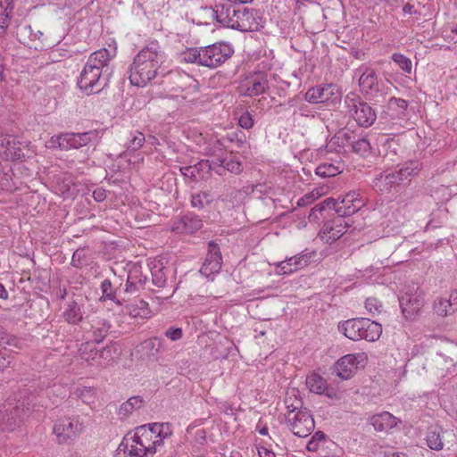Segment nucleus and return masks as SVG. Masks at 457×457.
<instances>
[{
    "label": "nucleus",
    "mask_w": 457,
    "mask_h": 457,
    "mask_svg": "<svg viewBox=\"0 0 457 457\" xmlns=\"http://www.w3.org/2000/svg\"><path fill=\"white\" fill-rule=\"evenodd\" d=\"M172 433V425L169 422L145 424L137 427L133 433H128L118 450L131 457L153 456Z\"/></svg>",
    "instance_id": "nucleus-1"
},
{
    "label": "nucleus",
    "mask_w": 457,
    "mask_h": 457,
    "mask_svg": "<svg viewBox=\"0 0 457 457\" xmlns=\"http://www.w3.org/2000/svg\"><path fill=\"white\" fill-rule=\"evenodd\" d=\"M167 54L157 41H152L143 47L134 57L129 68L130 83L145 87L154 79L162 74Z\"/></svg>",
    "instance_id": "nucleus-2"
},
{
    "label": "nucleus",
    "mask_w": 457,
    "mask_h": 457,
    "mask_svg": "<svg viewBox=\"0 0 457 457\" xmlns=\"http://www.w3.org/2000/svg\"><path fill=\"white\" fill-rule=\"evenodd\" d=\"M110 61L111 54L106 48L92 53L78 78L79 87L87 95L96 94L104 89L112 73Z\"/></svg>",
    "instance_id": "nucleus-3"
},
{
    "label": "nucleus",
    "mask_w": 457,
    "mask_h": 457,
    "mask_svg": "<svg viewBox=\"0 0 457 457\" xmlns=\"http://www.w3.org/2000/svg\"><path fill=\"white\" fill-rule=\"evenodd\" d=\"M338 330L353 341L365 339L369 342H374L382 334L381 325L367 318L350 319L340 322Z\"/></svg>",
    "instance_id": "nucleus-4"
},
{
    "label": "nucleus",
    "mask_w": 457,
    "mask_h": 457,
    "mask_svg": "<svg viewBox=\"0 0 457 457\" xmlns=\"http://www.w3.org/2000/svg\"><path fill=\"white\" fill-rule=\"evenodd\" d=\"M360 75L359 86L361 91L376 103H382L387 95L388 87L385 81L378 78L373 68L361 65L356 70Z\"/></svg>",
    "instance_id": "nucleus-5"
},
{
    "label": "nucleus",
    "mask_w": 457,
    "mask_h": 457,
    "mask_svg": "<svg viewBox=\"0 0 457 457\" xmlns=\"http://www.w3.org/2000/svg\"><path fill=\"white\" fill-rule=\"evenodd\" d=\"M345 104L349 114L354 119L359 126L369 128L377 119L376 112L366 102L362 101L353 93L345 96Z\"/></svg>",
    "instance_id": "nucleus-6"
},
{
    "label": "nucleus",
    "mask_w": 457,
    "mask_h": 457,
    "mask_svg": "<svg viewBox=\"0 0 457 457\" xmlns=\"http://www.w3.org/2000/svg\"><path fill=\"white\" fill-rule=\"evenodd\" d=\"M99 139L96 130H89L82 133L66 132L53 137L51 142L61 150L79 149L91 143H96Z\"/></svg>",
    "instance_id": "nucleus-7"
},
{
    "label": "nucleus",
    "mask_w": 457,
    "mask_h": 457,
    "mask_svg": "<svg viewBox=\"0 0 457 457\" xmlns=\"http://www.w3.org/2000/svg\"><path fill=\"white\" fill-rule=\"evenodd\" d=\"M233 53L232 46L226 43H215L201 47V66L217 68L229 59Z\"/></svg>",
    "instance_id": "nucleus-8"
},
{
    "label": "nucleus",
    "mask_w": 457,
    "mask_h": 457,
    "mask_svg": "<svg viewBox=\"0 0 457 457\" xmlns=\"http://www.w3.org/2000/svg\"><path fill=\"white\" fill-rule=\"evenodd\" d=\"M290 430L295 436L306 437L315 428L314 420L306 408L295 407L287 415Z\"/></svg>",
    "instance_id": "nucleus-9"
},
{
    "label": "nucleus",
    "mask_w": 457,
    "mask_h": 457,
    "mask_svg": "<svg viewBox=\"0 0 457 457\" xmlns=\"http://www.w3.org/2000/svg\"><path fill=\"white\" fill-rule=\"evenodd\" d=\"M264 21L261 13L252 8L238 6L235 14V19L231 23V29L242 32L257 31L262 28Z\"/></svg>",
    "instance_id": "nucleus-10"
},
{
    "label": "nucleus",
    "mask_w": 457,
    "mask_h": 457,
    "mask_svg": "<svg viewBox=\"0 0 457 457\" xmlns=\"http://www.w3.org/2000/svg\"><path fill=\"white\" fill-rule=\"evenodd\" d=\"M304 99L311 104H337L341 100V91L333 83L319 85L307 90Z\"/></svg>",
    "instance_id": "nucleus-11"
},
{
    "label": "nucleus",
    "mask_w": 457,
    "mask_h": 457,
    "mask_svg": "<svg viewBox=\"0 0 457 457\" xmlns=\"http://www.w3.org/2000/svg\"><path fill=\"white\" fill-rule=\"evenodd\" d=\"M82 429V423L77 418L65 417L55 421L53 432L59 444H66L73 441Z\"/></svg>",
    "instance_id": "nucleus-12"
},
{
    "label": "nucleus",
    "mask_w": 457,
    "mask_h": 457,
    "mask_svg": "<svg viewBox=\"0 0 457 457\" xmlns=\"http://www.w3.org/2000/svg\"><path fill=\"white\" fill-rule=\"evenodd\" d=\"M399 303L405 318L414 319L424 303L423 293L418 287H409L399 297Z\"/></svg>",
    "instance_id": "nucleus-13"
},
{
    "label": "nucleus",
    "mask_w": 457,
    "mask_h": 457,
    "mask_svg": "<svg viewBox=\"0 0 457 457\" xmlns=\"http://www.w3.org/2000/svg\"><path fill=\"white\" fill-rule=\"evenodd\" d=\"M367 360L365 353L346 354L341 357L334 365V373L342 379L350 378L360 364Z\"/></svg>",
    "instance_id": "nucleus-14"
},
{
    "label": "nucleus",
    "mask_w": 457,
    "mask_h": 457,
    "mask_svg": "<svg viewBox=\"0 0 457 457\" xmlns=\"http://www.w3.org/2000/svg\"><path fill=\"white\" fill-rule=\"evenodd\" d=\"M269 89L267 75L256 72L245 78L239 86V92L245 96H257Z\"/></svg>",
    "instance_id": "nucleus-15"
},
{
    "label": "nucleus",
    "mask_w": 457,
    "mask_h": 457,
    "mask_svg": "<svg viewBox=\"0 0 457 457\" xmlns=\"http://www.w3.org/2000/svg\"><path fill=\"white\" fill-rule=\"evenodd\" d=\"M345 216L337 215L326 221L320 229V235L327 243H333L339 239L350 227Z\"/></svg>",
    "instance_id": "nucleus-16"
},
{
    "label": "nucleus",
    "mask_w": 457,
    "mask_h": 457,
    "mask_svg": "<svg viewBox=\"0 0 457 457\" xmlns=\"http://www.w3.org/2000/svg\"><path fill=\"white\" fill-rule=\"evenodd\" d=\"M221 268V253L218 244L213 241L208 244V253L203 263L200 273L209 278L212 275L218 273Z\"/></svg>",
    "instance_id": "nucleus-17"
},
{
    "label": "nucleus",
    "mask_w": 457,
    "mask_h": 457,
    "mask_svg": "<svg viewBox=\"0 0 457 457\" xmlns=\"http://www.w3.org/2000/svg\"><path fill=\"white\" fill-rule=\"evenodd\" d=\"M203 227V220L194 212H187L174 220L171 230L178 234H193Z\"/></svg>",
    "instance_id": "nucleus-18"
},
{
    "label": "nucleus",
    "mask_w": 457,
    "mask_h": 457,
    "mask_svg": "<svg viewBox=\"0 0 457 457\" xmlns=\"http://www.w3.org/2000/svg\"><path fill=\"white\" fill-rule=\"evenodd\" d=\"M335 204L336 214L348 217L361 210L364 202L359 197L358 193L353 191L347 193L340 202L335 200Z\"/></svg>",
    "instance_id": "nucleus-19"
},
{
    "label": "nucleus",
    "mask_w": 457,
    "mask_h": 457,
    "mask_svg": "<svg viewBox=\"0 0 457 457\" xmlns=\"http://www.w3.org/2000/svg\"><path fill=\"white\" fill-rule=\"evenodd\" d=\"M397 176L393 170H387L376 175L372 180L374 190L381 195L390 193L400 185Z\"/></svg>",
    "instance_id": "nucleus-20"
},
{
    "label": "nucleus",
    "mask_w": 457,
    "mask_h": 457,
    "mask_svg": "<svg viewBox=\"0 0 457 457\" xmlns=\"http://www.w3.org/2000/svg\"><path fill=\"white\" fill-rule=\"evenodd\" d=\"M238 6L232 5L220 0L213 7H210L212 14L217 22L224 27L231 29V23L235 19V14Z\"/></svg>",
    "instance_id": "nucleus-21"
},
{
    "label": "nucleus",
    "mask_w": 457,
    "mask_h": 457,
    "mask_svg": "<svg viewBox=\"0 0 457 457\" xmlns=\"http://www.w3.org/2000/svg\"><path fill=\"white\" fill-rule=\"evenodd\" d=\"M343 143L361 156H368L371 154L370 142L366 137L346 132L344 134Z\"/></svg>",
    "instance_id": "nucleus-22"
},
{
    "label": "nucleus",
    "mask_w": 457,
    "mask_h": 457,
    "mask_svg": "<svg viewBox=\"0 0 457 457\" xmlns=\"http://www.w3.org/2000/svg\"><path fill=\"white\" fill-rule=\"evenodd\" d=\"M306 386L312 393L325 395L329 398H337V391L328 386L325 378L317 373H312L306 378Z\"/></svg>",
    "instance_id": "nucleus-23"
},
{
    "label": "nucleus",
    "mask_w": 457,
    "mask_h": 457,
    "mask_svg": "<svg viewBox=\"0 0 457 457\" xmlns=\"http://www.w3.org/2000/svg\"><path fill=\"white\" fill-rule=\"evenodd\" d=\"M421 170V163L417 160L406 162L397 165L393 170L397 176L398 181L402 183L404 180H410L412 177L419 174Z\"/></svg>",
    "instance_id": "nucleus-24"
},
{
    "label": "nucleus",
    "mask_w": 457,
    "mask_h": 457,
    "mask_svg": "<svg viewBox=\"0 0 457 457\" xmlns=\"http://www.w3.org/2000/svg\"><path fill=\"white\" fill-rule=\"evenodd\" d=\"M152 273V281L157 287H165L168 281V274L171 272V269L164 267L162 261H153L150 264Z\"/></svg>",
    "instance_id": "nucleus-25"
},
{
    "label": "nucleus",
    "mask_w": 457,
    "mask_h": 457,
    "mask_svg": "<svg viewBox=\"0 0 457 457\" xmlns=\"http://www.w3.org/2000/svg\"><path fill=\"white\" fill-rule=\"evenodd\" d=\"M397 419L388 411L375 414L370 418V424L375 430L387 431L397 425Z\"/></svg>",
    "instance_id": "nucleus-26"
},
{
    "label": "nucleus",
    "mask_w": 457,
    "mask_h": 457,
    "mask_svg": "<svg viewBox=\"0 0 457 457\" xmlns=\"http://www.w3.org/2000/svg\"><path fill=\"white\" fill-rule=\"evenodd\" d=\"M227 145L224 144V140L221 138L210 139L206 143L204 151L206 155L212 157L210 167L212 169V162H218V159H222L226 154Z\"/></svg>",
    "instance_id": "nucleus-27"
},
{
    "label": "nucleus",
    "mask_w": 457,
    "mask_h": 457,
    "mask_svg": "<svg viewBox=\"0 0 457 457\" xmlns=\"http://www.w3.org/2000/svg\"><path fill=\"white\" fill-rule=\"evenodd\" d=\"M119 355L120 353L115 344H110L102 350L94 352V358L99 361L98 366L104 368L112 365Z\"/></svg>",
    "instance_id": "nucleus-28"
},
{
    "label": "nucleus",
    "mask_w": 457,
    "mask_h": 457,
    "mask_svg": "<svg viewBox=\"0 0 457 457\" xmlns=\"http://www.w3.org/2000/svg\"><path fill=\"white\" fill-rule=\"evenodd\" d=\"M344 170V162L341 159L332 160L320 163L315 170L316 175L321 178H330L342 173Z\"/></svg>",
    "instance_id": "nucleus-29"
},
{
    "label": "nucleus",
    "mask_w": 457,
    "mask_h": 457,
    "mask_svg": "<svg viewBox=\"0 0 457 457\" xmlns=\"http://www.w3.org/2000/svg\"><path fill=\"white\" fill-rule=\"evenodd\" d=\"M212 165L213 170L219 168L234 174H239L243 170L241 162L231 154H226L222 159H218V162H212Z\"/></svg>",
    "instance_id": "nucleus-30"
},
{
    "label": "nucleus",
    "mask_w": 457,
    "mask_h": 457,
    "mask_svg": "<svg viewBox=\"0 0 457 457\" xmlns=\"http://www.w3.org/2000/svg\"><path fill=\"white\" fill-rule=\"evenodd\" d=\"M111 328L110 322L105 319H95L91 323V332L95 343H101L108 335Z\"/></svg>",
    "instance_id": "nucleus-31"
},
{
    "label": "nucleus",
    "mask_w": 457,
    "mask_h": 457,
    "mask_svg": "<svg viewBox=\"0 0 457 457\" xmlns=\"http://www.w3.org/2000/svg\"><path fill=\"white\" fill-rule=\"evenodd\" d=\"M336 204L334 198H327L312 208L308 219L309 221H317L327 212H334L336 213Z\"/></svg>",
    "instance_id": "nucleus-32"
},
{
    "label": "nucleus",
    "mask_w": 457,
    "mask_h": 457,
    "mask_svg": "<svg viewBox=\"0 0 457 457\" xmlns=\"http://www.w3.org/2000/svg\"><path fill=\"white\" fill-rule=\"evenodd\" d=\"M443 429L440 427L437 426H431L428 428L427 436H426V441L428 446L431 450L435 451H440L444 447V443L442 440V434Z\"/></svg>",
    "instance_id": "nucleus-33"
},
{
    "label": "nucleus",
    "mask_w": 457,
    "mask_h": 457,
    "mask_svg": "<svg viewBox=\"0 0 457 457\" xmlns=\"http://www.w3.org/2000/svg\"><path fill=\"white\" fill-rule=\"evenodd\" d=\"M62 316L65 321L72 325L79 324L83 319L80 306L75 301L67 303V306L62 313Z\"/></svg>",
    "instance_id": "nucleus-34"
},
{
    "label": "nucleus",
    "mask_w": 457,
    "mask_h": 457,
    "mask_svg": "<svg viewBox=\"0 0 457 457\" xmlns=\"http://www.w3.org/2000/svg\"><path fill=\"white\" fill-rule=\"evenodd\" d=\"M408 102L402 98L390 97L387 103V110L392 118H403L406 116Z\"/></svg>",
    "instance_id": "nucleus-35"
},
{
    "label": "nucleus",
    "mask_w": 457,
    "mask_h": 457,
    "mask_svg": "<svg viewBox=\"0 0 457 457\" xmlns=\"http://www.w3.org/2000/svg\"><path fill=\"white\" fill-rule=\"evenodd\" d=\"M213 202V195L208 190H201L191 195V206L196 210H203Z\"/></svg>",
    "instance_id": "nucleus-36"
},
{
    "label": "nucleus",
    "mask_w": 457,
    "mask_h": 457,
    "mask_svg": "<svg viewBox=\"0 0 457 457\" xmlns=\"http://www.w3.org/2000/svg\"><path fill=\"white\" fill-rule=\"evenodd\" d=\"M144 400L141 396H132L128 401L123 403L119 409V415L125 419L134 411L140 409L143 406Z\"/></svg>",
    "instance_id": "nucleus-37"
},
{
    "label": "nucleus",
    "mask_w": 457,
    "mask_h": 457,
    "mask_svg": "<svg viewBox=\"0 0 457 457\" xmlns=\"http://www.w3.org/2000/svg\"><path fill=\"white\" fill-rule=\"evenodd\" d=\"M17 37L20 42L25 44L26 37L31 41L38 40L43 43L44 33L40 30L34 31L30 25H24L18 29Z\"/></svg>",
    "instance_id": "nucleus-38"
},
{
    "label": "nucleus",
    "mask_w": 457,
    "mask_h": 457,
    "mask_svg": "<svg viewBox=\"0 0 457 457\" xmlns=\"http://www.w3.org/2000/svg\"><path fill=\"white\" fill-rule=\"evenodd\" d=\"M126 309L133 318H147L151 313L148 303L144 300H138L137 303L127 305Z\"/></svg>",
    "instance_id": "nucleus-39"
},
{
    "label": "nucleus",
    "mask_w": 457,
    "mask_h": 457,
    "mask_svg": "<svg viewBox=\"0 0 457 457\" xmlns=\"http://www.w3.org/2000/svg\"><path fill=\"white\" fill-rule=\"evenodd\" d=\"M316 255L314 251L304 250L299 254L288 258V262L294 261L295 270H299L306 267Z\"/></svg>",
    "instance_id": "nucleus-40"
},
{
    "label": "nucleus",
    "mask_w": 457,
    "mask_h": 457,
    "mask_svg": "<svg viewBox=\"0 0 457 457\" xmlns=\"http://www.w3.org/2000/svg\"><path fill=\"white\" fill-rule=\"evenodd\" d=\"M73 395L87 404L94 403L96 398V389L92 386H77Z\"/></svg>",
    "instance_id": "nucleus-41"
},
{
    "label": "nucleus",
    "mask_w": 457,
    "mask_h": 457,
    "mask_svg": "<svg viewBox=\"0 0 457 457\" xmlns=\"http://www.w3.org/2000/svg\"><path fill=\"white\" fill-rule=\"evenodd\" d=\"M201 47H190L181 53L180 59L181 62L186 63L197 64L201 66Z\"/></svg>",
    "instance_id": "nucleus-42"
},
{
    "label": "nucleus",
    "mask_w": 457,
    "mask_h": 457,
    "mask_svg": "<svg viewBox=\"0 0 457 457\" xmlns=\"http://www.w3.org/2000/svg\"><path fill=\"white\" fill-rule=\"evenodd\" d=\"M221 139L224 140L225 145L228 142L234 143L238 148H242L246 144V136L240 129L228 132Z\"/></svg>",
    "instance_id": "nucleus-43"
},
{
    "label": "nucleus",
    "mask_w": 457,
    "mask_h": 457,
    "mask_svg": "<svg viewBox=\"0 0 457 457\" xmlns=\"http://www.w3.org/2000/svg\"><path fill=\"white\" fill-rule=\"evenodd\" d=\"M162 345V339L160 337H152L143 343V348L148 351V356L154 359L157 358Z\"/></svg>",
    "instance_id": "nucleus-44"
},
{
    "label": "nucleus",
    "mask_w": 457,
    "mask_h": 457,
    "mask_svg": "<svg viewBox=\"0 0 457 457\" xmlns=\"http://www.w3.org/2000/svg\"><path fill=\"white\" fill-rule=\"evenodd\" d=\"M101 290L103 298L111 300L119 305L122 304L121 301L117 298L116 291L112 288V285L110 279L106 278L102 281Z\"/></svg>",
    "instance_id": "nucleus-45"
},
{
    "label": "nucleus",
    "mask_w": 457,
    "mask_h": 457,
    "mask_svg": "<svg viewBox=\"0 0 457 457\" xmlns=\"http://www.w3.org/2000/svg\"><path fill=\"white\" fill-rule=\"evenodd\" d=\"M14 352L5 345H0V371L4 370L8 367H10L13 358Z\"/></svg>",
    "instance_id": "nucleus-46"
},
{
    "label": "nucleus",
    "mask_w": 457,
    "mask_h": 457,
    "mask_svg": "<svg viewBox=\"0 0 457 457\" xmlns=\"http://www.w3.org/2000/svg\"><path fill=\"white\" fill-rule=\"evenodd\" d=\"M145 141V135L140 131H135L130 134V138L126 143L128 150L137 151L143 146L144 142Z\"/></svg>",
    "instance_id": "nucleus-47"
},
{
    "label": "nucleus",
    "mask_w": 457,
    "mask_h": 457,
    "mask_svg": "<svg viewBox=\"0 0 457 457\" xmlns=\"http://www.w3.org/2000/svg\"><path fill=\"white\" fill-rule=\"evenodd\" d=\"M14 139L6 141L5 157L12 161L21 160L24 157V153L20 147H15Z\"/></svg>",
    "instance_id": "nucleus-48"
},
{
    "label": "nucleus",
    "mask_w": 457,
    "mask_h": 457,
    "mask_svg": "<svg viewBox=\"0 0 457 457\" xmlns=\"http://www.w3.org/2000/svg\"><path fill=\"white\" fill-rule=\"evenodd\" d=\"M450 305L451 303L446 301V297H441L435 301L434 311L437 315L445 317L453 313Z\"/></svg>",
    "instance_id": "nucleus-49"
},
{
    "label": "nucleus",
    "mask_w": 457,
    "mask_h": 457,
    "mask_svg": "<svg viewBox=\"0 0 457 457\" xmlns=\"http://www.w3.org/2000/svg\"><path fill=\"white\" fill-rule=\"evenodd\" d=\"M391 59L399 66L405 73L410 74L412 69V63L410 58L402 54H393Z\"/></svg>",
    "instance_id": "nucleus-50"
},
{
    "label": "nucleus",
    "mask_w": 457,
    "mask_h": 457,
    "mask_svg": "<svg viewBox=\"0 0 457 457\" xmlns=\"http://www.w3.org/2000/svg\"><path fill=\"white\" fill-rule=\"evenodd\" d=\"M80 351V356L83 360L89 362L92 361L91 364L97 365L98 366V360L95 359L94 357V352L98 351L95 346H93L90 343H86L82 345Z\"/></svg>",
    "instance_id": "nucleus-51"
},
{
    "label": "nucleus",
    "mask_w": 457,
    "mask_h": 457,
    "mask_svg": "<svg viewBox=\"0 0 457 457\" xmlns=\"http://www.w3.org/2000/svg\"><path fill=\"white\" fill-rule=\"evenodd\" d=\"M128 277L138 283L140 287H144L147 281L146 275H144L141 270V266L134 265L132 269L129 271Z\"/></svg>",
    "instance_id": "nucleus-52"
},
{
    "label": "nucleus",
    "mask_w": 457,
    "mask_h": 457,
    "mask_svg": "<svg viewBox=\"0 0 457 457\" xmlns=\"http://www.w3.org/2000/svg\"><path fill=\"white\" fill-rule=\"evenodd\" d=\"M320 196V194L318 191H312L310 193L305 194L303 196L298 199L297 206L304 207L312 204L315 200H317Z\"/></svg>",
    "instance_id": "nucleus-53"
},
{
    "label": "nucleus",
    "mask_w": 457,
    "mask_h": 457,
    "mask_svg": "<svg viewBox=\"0 0 457 457\" xmlns=\"http://www.w3.org/2000/svg\"><path fill=\"white\" fill-rule=\"evenodd\" d=\"M297 271L295 270L294 261L288 262V258H287L285 261L279 262L277 264V272L278 274H291L293 272Z\"/></svg>",
    "instance_id": "nucleus-54"
},
{
    "label": "nucleus",
    "mask_w": 457,
    "mask_h": 457,
    "mask_svg": "<svg viewBox=\"0 0 457 457\" xmlns=\"http://www.w3.org/2000/svg\"><path fill=\"white\" fill-rule=\"evenodd\" d=\"M11 4H12L11 2L7 3L6 8H5L4 13L0 17V36L1 37L4 36L6 33L7 29L9 27L10 16L6 12V11H7L8 8L12 9V6H11Z\"/></svg>",
    "instance_id": "nucleus-55"
},
{
    "label": "nucleus",
    "mask_w": 457,
    "mask_h": 457,
    "mask_svg": "<svg viewBox=\"0 0 457 457\" xmlns=\"http://www.w3.org/2000/svg\"><path fill=\"white\" fill-rule=\"evenodd\" d=\"M366 310L372 315L379 313L382 310V304L376 298H368L365 302Z\"/></svg>",
    "instance_id": "nucleus-56"
},
{
    "label": "nucleus",
    "mask_w": 457,
    "mask_h": 457,
    "mask_svg": "<svg viewBox=\"0 0 457 457\" xmlns=\"http://www.w3.org/2000/svg\"><path fill=\"white\" fill-rule=\"evenodd\" d=\"M238 124L242 129H249L253 126L254 120L248 112H245L240 115Z\"/></svg>",
    "instance_id": "nucleus-57"
},
{
    "label": "nucleus",
    "mask_w": 457,
    "mask_h": 457,
    "mask_svg": "<svg viewBox=\"0 0 457 457\" xmlns=\"http://www.w3.org/2000/svg\"><path fill=\"white\" fill-rule=\"evenodd\" d=\"M165 336L172 341L179 340L183 336V331L180 328H169L165 331Z\"/></svg>",
    "instance_id": "nucleus-58"
},
{
    "label": "nucleus",
    "mask_w": 457,
    "mask_h": 457,
    "mask_svg": "<svg viewBox=\"0 0 457 457\" xmlns=\"http://www.w3.org/2000/svg\"><path fill=\"white\" fill-rule=\"evenodd\" d=\"M4 337H2L1 340H0V343L2 344H4V345H7L9 346H12L14 348H17V349H21L22 347V342L20 338L14 337V336H10V337H6V340L4 341Z\"/></svg>",
    "instance_id": "nucleus-59"
},
{
    "label": "nucleus",
    "mask_w": 457,
    "mask_h": 457,
    "mask_svg": "<svg viewBox=\"0 0 457 457\" xmlns=\"http://www.w3.org/2000/svg\"><path fill=\"white\" fill-rule=\"evenodd\" d=\"M84 256L83 250H76L71 258V265L81 269L83 267L82 258Z\"/></svg>",
    "instance_id": "nucleus-60"
},
{
    "label": "nucleus",
    "mask_w": 457,
    "mask_h": 457,
    "mask_svg": "<svg viewBox=\"0 0 457 457\" xmlns=\"http://www.w3.org/2000/svg\"><path fill=\"white\" fill-rule=\"evenodd\" d=\"M140 285L133 280H131L129 277L126 281L124 291L129 294H135L140 288Z\"/></svg>",
    "instance_id": "nucleus-61"
},
{
    "label": "nucleus",
    "mask_w": 457,
    "mask_h": 457,
    "mask_svg": "<svg viewBox=\"0 0 457 457\" xmlns=\"http://www.w3.org/2000/svg\"><path fill=\"white\" fill-rule=\"evenodd\" d=\"M164 77L168 82H176L177 80L185 79V76L179 71H170L164 75Z\"/></svg>",
    "instance_id": "nucleus-62"
},
{
    "label": "nucleus",
    "mask_w": 457,
    "mask_h": 457,
    "mask_svg": "<svg viewBox=\"0 0 457 457\" xmlns=\"http://www.w3.org/2000/svg\"><path fill=\"white\" fill-rule=\"evenodd\" d=\"M106 191L104 188L98 187L93 191V198L101 203L106 199Z\"/></svg>",
    "instance_id": "nucleus-63"
},
{
    "label": "nucleus",
    "mask_w": 457,
    "mask_h": 457,
    "mask_svg": "<svg viewBox=\"0 0 457 457\" xmlns=\"http://www.w3.org/2000/svg\"><path fill=\"white\" fill-rule=\"evenodd\" d=\"M446 301L451 303L453 312L457 311V290L452 291L450 295L446 297Z\"/></svg>",
    "instance_id": "nucleus-64"
}]
</instances>
